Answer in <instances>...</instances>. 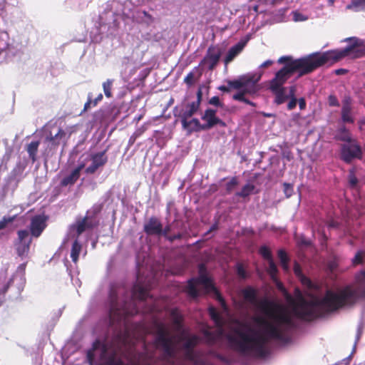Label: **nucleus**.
I'll list each match as a JSON object with an SVG mask.
<instances>
[{"instance_id":"nucleus-1","label":"nucleus","mask_w":365,"mask_h":365,"mask_svg":"<svg viewBox=\"0 0 365 365\" xmlns=\"http://www.w3.org/2000/svg\"><path fill=\"white\" fill-rule=\"evenodd\" d=\"M345 41L348 42V45L341 49H333L323 53L315 52L299 58H294L292 56L279 57L277 63L284 66L275 73L268 83V88L274 96V102L277 105H281L289 99L286 93L287 88L284 85L295 73H297L299 78L312 73L327 63L332 65L337 63L346 56H350L352 58L365 57V42L363 39L349 37Z\"/></svg>"},{"instance_id":"nucleus-2","label":"nucleus","mask_w":365,"mask_h":365,"mask_svg":"<svg viewBox=\"0 0 365 365\" xmlns=\"http://www.w3.org/2000/svg\"><path fill=\"white\" fill-rule=\"evenodd\" d=\"M259 309L272 321L257 317L255 322L263 328V333L259 334L246 324H241L247 329V332L240 328H235L233 334H227V339L232 349L242 354H254L258 356L265 355V346L269 339L282 340L283 327H292L294 322L286 308L272 300L262 299L258 302Z\"/></svg>"},{"instance_id":"nucleus-3","label":"nucleus","mask_w":365,"mask_h":365,"mask_svg":"<svg viewBox=\"0 0 365 365\" xmlns=\"http://www.w3.org/2000/svg\"><path fill=\"white\" fill-rule=\"evenodd\" d=\"M357 292L350 285L338 292L328 289L322 298L314 297L311 300L299 294L292 303L294 315L304 322H312L327 314L335 312L345 306L354 304L357 299Z\"/></svg>"},{"instance_id":"nucleus-4","label":"nucleus","mask_w":365,"mask_h":365,"mask_svg":"<svg viewBox=\"0 0 365 365\" xmlns=\"http://www.w3.org/2000/svg\"><path fill=\"white\" fill-rule=\"evenodd\" d=\"M152 299L147 288L137 282L132 289V297L128 302H125L123 305H120L118 302V292L114 287H112L109 293L110 320L120 322L125 321L129 317L134 316L140 312L139 307L144 304V301L148 298Z\"/></svg>"},{"instance_id":"nucleus-5","label":"nucleus","mask_w":365,"mask_h":365,"mask_svg":"<svg viewBox=\"0 0 365 365\" xmlns=\"http://www.w3.org/2000/svg\"><path fill=\"white\" fill-rule=\"evenodd\" d=\"M101 349V359L106 365H141V361L145 359L143 352L136 351L135 349L130 348L127 354L128 363L124 364L120 358L118 356L115 351H108L107 346L101 344V341L96 339L92 344V348L87 351L86 357L88 363L92 365L95 359V351Z\"/></svg>"},{"instance_id":"nucleus-6","label":"nucleus","mask_w":365,"mask_h":365,"mask_svg":"<svg viewBox=\"0 0 365 365\" xmlns=\"http://www.w3.org/2000/svg\"><path fill=\"white\" fill-rule=\"evenodd\" d=\"M153 333L155 335V344L163 351L165 357H172L175 354V336L172 335L168 327L163 322L154 320Z\"/></svg>"},{"instance_id":"nucleus-7","label":"nucleus","mask_w":365,"mask_h":365,"mask_svg":"<svg viewBox=\"0 0 365 365\" xmlns=\"http://www.w3.org/2000/svg\"><path fill=\"white\" fill-rule=\"evenodd\" d=\"M261 78V75L256 77L255 75H244L237 79L227 80V85L235 90L242 89L247 94H255L259 91L257 85Z\"/></svg>"},{"instance_id":"nucleus-8","label":"nucleus","mask_w":365,"mask_h":365,"mask_svg":"<svg viewBox=\"0 0 365 365\" xmlns=\"http://www.w3.org/2000/svg\"><path fill=\"white\" fill-rule=\"evenodd\" d=\"M100 212V209L93 208L91 214L90 211H87L86 215L80 220H76L75 224L71 225V229L75 230L76 236L78 237L86 230H93L99 225V220L96 215Z\"/></svg>"},{"instance_id":"nucleus-9","label":"nucleus","mask_w":365,"mask_h":365,"mask_svg":"<svg viewBox=\"0 0 365 365\" xmlns=\"http://www.w3.org/2000/svg\"><path fill=\"white\" fill-rule=\"evenodd\" d=\"M208 312L210 318L214 321L216 326L219 327V329L216 331H211L208 329L202 331L206 344L209 346H212L222 335V327L223 322L220 314L214 307H209Z\"/></svg>"},{"instance_id":"nucleus-10","label":"nucleus","mask_w":365,"mask_h":365,"mask_svg":"<svg viewBox=\"0 0 365 365\" xmlns=\"http://www.w3.org/2000/svg\"><path fill=\"white\" fill-rule=\"evenodd\" d=\"M348 143L341 145V160L346 163H351L356 158L361 160L363 156V152L357 140L355 139L352 142H348Z\"/></svg>"},{"instance_id":"nucleus-11","label":"nucleus","mask_w":365,"mask_h":365,"mask_svg":"<svg viewBox=\"0 0 365 365\" xmlns=\"http://www.w3.org/2000/svg\"><path fill=\"white\" fill-rule=\"evenodd\" d=\"M32 238L29 237V232L26 230L17 231V238L14 241V247L19 256L27 255L30 250Z\"/></svg>"},{"instance_id":"nucleus-12","label":"nucleus","mask_w":365,"mask_h":365,"mask_svg":"<svg viewBox=\"0 0 365 365\" xmlns=\"http://www.w3.org/2000/svg\"><path fill=\"white\" fill-rule=\"evenodd\" d=\"M106 151L105 150L91 155L90 160H91V164L85 169L86 174H94L100 168L103 167L107 163L108 157Z\"/></svg>"},{"instance_id":"nucleus-13","label":"nucleus","mask_w":365,"mask_h":365,"mask_svg":"<svg viewBox=\"0 0 365 365\" xmlns=\"http://www.w3.org/2000/svg\"><path fill=\"white\" fill-rule=\"evenodd\" d=\"M202 98V91L201 88H199L197 91V99L191 103H187L180 110L178 115L180 119L191 118L194 114H195L200 109Z\"/></svg>"},{"instance_id":"nucleus-14","label":"nucleus","mask_w":365,"mask_h":365,"mask_svg":"<svg viewBox=\"0 0 365 365\" xmlns=\"http://www.w3.org/2000/svg\"><path fill=\"white\" fill-rule=\"evenodd\" d=\"M47 220L48 217L45 215H37L34 216L31 220L29 227L31 235L36 238L40 237L47 226Z\"/></svg>"},{"instance_id":"nucleus-15","label":"nucleus","mask_w":365,"mask_h":365,"mask_svg":"<svg viewBox=\"0 0 365 365\" xmlns=\"http://www.w3.org/2000/svg\"><path fill=\"white\" fill-rule=\"evenodd\" d=\"M221 56L220 49L215 46H210L207 49L206 56L202 59L200 65L208 64V69L212 71L217 65Z\"/></svg>"},{"instance_id":"nucleus-16","label":"nucleus","mask_w":365,"mask_h":365,"mask_svg":"<svg viewBox=\"0 0 365 365\" xmlns=\"http://www.w3.org/2000/svg\"><path fill=\"white\" fill-rule=\"evenodd\" d=\"M143 230L149 236H161L163 224L157 217L153 216L145 223Z\"/></svg>"},{"instance_id":"nucleus-17","label":"nucleus","mask_w":365,"mask_h":365,"mask_svg":"<svg viewBox=\"0 0 365 365\" xmlns=\"http://www.w3.org/2000/svg\"><path fill=\"white\" fill-rule=\"evenodd\" d=\"M143 346L145 347V341H143ZM143 357L145 359L141 361V365H174L166 360L165 357L160 359L155 358L154 353L153 351H148L146 348H145L143 351Z\"/></svg>"},{"instance_id":"nucleus-18","label":"nucleus","mask_w":365,"mask_h":365,"mask_svg":"<svg viewBox=\"0 0 365 365\" xmlns=\"http://www.w3.org/2000/svg\"><path fill=\"white\" fill-rule=\"evenodd\" d=\"M180 122L182 129L186 130L188 134L204 130L202 129L203 125L201 124L200 120L196 118L192 119H190V118H181Z\"/></svg>"},{"instance_id":"nucleus-19","label":"nucleus","mask_w":365,"mask_h":365,"mask_svg":"<svg viewBox=\"0 0 365 365\" xmlns=\"http://www.w3.org/2000/svg\"><path fill=\"white\" fill-rule=\"evenodd\" d=\"M170 317L172 321L173 329L176 331H181L183 329L184 317L178 308H173L170 310Z\"/></svg>"},{"instance_id":"nucleus-20","label":"nucleus","mask_w":365,"mask_h":365,"mask_svg":"<svg viewBox=\"0 0 365 365\" xmlns=\"http://www.w3.org/2000/svg\"><path fill=\"white\" fill-rule=\"evenodd\" d=\"M217 111L214 109L207 108L205 110L202 119L206 121L205 124H202V129L204 130L210 129L216 125V120L218 117L216 115Z\"/></svg>"},{"instance_id":"nucleus-21","label":"nucleus","mask_w":365,"mask_h":365,"mask_svg":"<svg viewBox=\"0 0 365 365\" xmlns=\"http://www.w3.org/2000/svg\"><path fill=\"white\" fill-rule=\"evenodd\" d=\"M244 44L241 43H238L235 46H232L224 60L225 64L227 66L228 63L233 61V59L242 51L243 49Z\"/></svg>"},{"instance_id":"nucleus-22","label":"nucleus","mask_w":365,"mask_h":365,"mask_svg":"<svg viewBox=\"0 0 365 365\" xmlns=\"http://www.w3.org/2000/svg\"><path fill=\"white\" fill-rule=\"evenodd\" d=\"M334 138L336 140H340L346 143L352 142V140H354L351 138V134L349 132V130L344 125L341 126L338 129Z\"/></svg>"},{"instance_id":"nucleus-23","label":"nucleus","mask_w":365,"mask_h":365,"mask_svg":"<svg viewBox=\"0 0 365 365\" xmlns=\"http://www.w3.org/2000/svg\"><path fill=\"white\" fill-rule=\"evenodd\" d=\"M242 294L245 300L251 304L257 303V293L256 289L251 287H247L242 290Z\"/></svg>"},{"instance_id":"nucleus-24","label":"nucleus","mask_w":365,"mask_h":365,"mask_svg":"<svg viewBox=\"0 0 365 365\" xmlns=\"http://www.w3.org/2000/svg\"><path fill=\"white\" fill-rule=\"evenodd\" d=\"M80 174L77 170H73L68 175L64 177L61 181V185L63 187L72 185L78 180Z\"/></svg>"},{"instance_id":"nucleus-25","label":"nucleus","mask_w":365,"mask_h":365,"mask_svg":"<svg viewBox=\"0 0 365 365\" xmlns=\"http://www.w3.org/2000/svg\"><path fill=\"white\" fill-rule=\"evenodd\" d=\"M40 142L38 140H36L31 142L26 147V151L29 158L32 160L33 162L36 161V154Z\"/></svg>"},{"instance_id":"nucleus-26","label":"nucleus","mask_w":365,"mask_h":365,"mask_svg":"<svg viewBox=\"0 0 365 365\" xmlns=\"http://www.w3.org/2000/svg\"><path fill=\"white\" fill-rule=\"evenodd\" d=\"M65 135L66 132L62 128H59L55 135L53 136L50 134V135L46 138V140L51 143L52 145L58 146L60 144L61 140L63 138Z\"/></svg>"},{"instance_id":"nucleus-27","label":"nucleus","mask_w":365,"mask_h":365,"mask_svg":"<svg viewBox=\"0 0 365 365\" xmlns=\"http://www.w3.org/2000/svg\"><path fill=\"white\" fill-rule=\"evenodd\" d=\"M82 246L78 241V240H76L73 244L71 251V257L72 261L74 263H76L78 260L79 255L81 251Z\"/></svg>"},{"instance_id":"nucleus-28","label":"nucleus","mask_w":365,"mask_h":365,"mask_svg":"<svg viewBox=\"0 0 365 365\" xmlns=\"http://www.w3.org/2000/svg\"><path fill=\"white\" fill-rule=\"evenodd\" d=\"M255 189V186L253 184L247 183L242 187L240 192L235 193V195L237 197L245 198L250 195L253 192Z\"/></svg>"},{"instance_id":"nucleus-29","label":"nucleus","mask_w":365,"mask_h":365,"mask_svg":"<svg viewBox=\"0 0 365 365\" xmlns=\"http://www.w3.org/2000/svg\"><path fill=\"white\" fill-rule=\"evenodd\" d=\"M277 255L280 260L282 269L286 272L288 271L289 258L287 256V252L284 250H278Z\"/></svg>"},{"instance_id":"nucleus-30","label":"nucleus","mask_w":365,"mask_h":365,"mask_svg":"<svg viewBox=\"0 0 365 365\" xmlns=\"http://www.w3.org/2000/svg\"><path fill=\"white\" fill-rule=\"evenodd\" d=\"M185 341L183 344V348L185 350H193L194 347L198 343L199 338L196 335H192L191 336L185 338Z\"/></svg>"},{"instance_id":"nucleus-31","label":"nucleus","mask_w":365,"mask_h":365,"mask_svg":"<svg viewBox=\"0 0 365 365\" xmlns=\"http://www.w3.org/2000/svg\"><path fill=\"white\" fill-rule=\"evenodd\" d=\"M352 109L341 108V118L344 123H354V118L351 115Z\"/></svg>"},{"instance_id":"nucleus-32","label":"nucleus","mask_w":365,"mask_h":365,"mask_svg":"<svg viewBox=\"0 0 365 365\" xmlns=\"http://www.w3.org/2000/svg\"><path fill=\"white\" fill-rule=\"evenodd\" d=\"M102 99H103V94L102 93H99L98 95V96L95 99H93V100L91 98V96L89 94L88 96V100L86 102V103L84 104L83 110L84 111L88 110L91 107V106H93V107L96 106L97 104L100 101H102Z\"/></svg>"},{"instance_id":"nucleus-33","label":"nucleus","mask_w":365,"mask_h":365,"mask_svg":"<svg viewBox=\"0 0 365 365\" xmlns=\"http://www.w3.org/2000/svg\"><path fill=\"white\" fill-rule=\"evenodd\" d=\"M9 39L8 34L0 31V54L8 48Z\"/></svg>"},{"instance_id":"nucleus-34","label":"nucleus","mask_w":365,"mask_h":365,"mask_svg":"<svg viewBox=\"0 0 365 365\" xmlns=\"http://www.w3.org/2000/svg\"><path fill=\"white\" fill-rule=\"evenodd\" d=\"M187 292L192 297H197L198 296V290L197 289L196 282L195 279H190L188 281Z\"/></svg>"},{"instance_id":"nucleus-35","label":"nucleus","mask_w":365,"mask_h":365,"mask_svg":"<svg viewBox=\"0 0 365 365\" xmlns=\"http://www.w3.org/2000/svg\"><path fill=\"white\" fill-rule=\"evenodd\" d=\"M113 79H107L106 81L103 82V88L104 93L107 98L112 97V88H113Z\"/></svg>"},{"instance_id":"nucleus-36","label":"nucleus","mask_w":365,"mask_h":365,"mask_svg":"<svg viewBox=\"0 0 365 365\" xmlns=\"http://www.w3.org/2000/svg\"><path fill=\"white\" fill-rule=\"evenodd\" d=\"M268 262L269 267L267 272L272 278H274L278 273L277 265L275 264L273 259L269 260Z\"/></svg>"},{"instance_id":"nucleus-37","label":"nucleus","mask_w":365,"mask_h":365,"mask_svg":"<svg viewBox=\"0 0 365 365\" xmlns=\"http://www.w3.org/2000/svg\"><path fill=\"white\" fill-rule=\"evenodd\" d=\"M259 252L264 259L268 261L272 259L271 251L267 246H262Z\"/></svg>"},{"instance_id":"nucleus-38","label":"nucleus","mask_w":365,"mask_h":365,"mask_svg":"<svg viewBox=\"0 0 365 365\" xmlns=\"http://www.w3.org/2000/svg\"><path fill=\"white\" fill-rule=\"evenodd\" d=\"M238 185V180L237 177H232L231 180L226 183V191L227 193H231L234 188Z\"/></svg>"},{"instance_id":"nucleus-39","label":"nucleus","mask_w":365,"mask_h":365,"mask_svg":"<svg viewBox=\"0 0 365 365\" xmlns=\"http://www.w3.org/2000/svg\"><path fill=\"white\" fill-rule=\"evenodd\" d=\"M364 257H365V252L358 251L352 260L353 264L357 265V264H362Z\"/></svg>"},{"instance_id":"nucleus-40","label":"nucleus","mask_w":365,"mask_h":365,"mask_svg":"<svg viewBox=\"0 0 365 365\" xmlns=\"http://www.w3.org/2000/svg\"><path fill=\"white\" fill-rule=\"evenodd\" d=\"M13 282H14L13 278H10L6 284H4L1 287H0V296H2L4 298L9 287L13 284Z\"/></svg>"},{"instance_id":"nucleus-41","label":"nucleus","mask_w":365,"mask_h":365,"mask_svg":"<svg viewBox=\"0 0 365 365\" xmlns=\"http://www.w3.org/2000/svg\"><path fill=\"white\" fill-rule=\"evenodd\" d=\"M142 312L145 314H152L160 312V309L157 307L155 301L153 304L148 307H145Z\"/></svg>"},{"instance_id":"nucleus-42","label":"nucleus","mask_w":365,"mask_h":365,"mask_svg":"<svg viewBox=\"0 0 365 365\" xmlns=\"http://www.w3.org/2000/svg\"><path fill=\"white\" fill-rule=\"evenodd\" d=\"M184 82L188 86H190L195 83V75L193 72H190L184 78Z\"/></svg>"},{"instance_id":"nucleus-43","label":"nucleus","mask_w":365,"mask_h":365,"mask_svg":"<svg viewBox=\"0 0 365 365\" xmlns=\"http://www.w3.org/2000/svg\"><path fill=\"white\" fill-rule=\"evenodd\" d=\"M349 183L351 187H356L358 183V179L353 171H351L349 175Z\"/></svg>"},{"instance_id":"nucleus-44","label":"nucleus","mask_w":365,"mask_h":365,"mask_svg":"<svg viewBox=\"0 0 365 365\" xmlns=\"http://www.w3.org/2000/svg\"><path fill=\"white\" fill-rule=\"evenodd\" d=\"M246 94L247 93L242 89H241L240 91H239L238 93L233 95L232 98L235 101H241V102L245 101V96Z\"/></svg>"},{"instance_id":"nucleus-45","label":"nucleus","mask_w":365,"mask_h":365,"mask_svg":"<svg viewBox=\"0 0 365 365\" xmlns=\"http://www.w3.org/2000/svg\"><path fill=\"white\" fill-rule=\"evenodd\" d=\"M209 103L210 105L222 108L224 106V104L220 102V98L218 96H213L209 100Z\"/></svg>"},{"instance_id":"nucleus-46","label":"nucleus","mask_w":365,"mask_h":365,"mask_svg":"<svg viewBox=\"0 0 365 365\" xmlns=\"http://www.w3.org/2000/svg\"><path fill=\"white\" fill-rule=\"evenodd\" d=\"M237 274L242 279H246L247 277L245 268L240 264L237 266Z\"/></svg>"},{"instance_id":"nucleus-47","label":"nucleus","mask_w":365,"mask_h":365,"mask_svg":"<svg viewBox=\"0 0 365 365\" xmlns=\"http://www.w3.org/2000/svg\"><path fill=\"white\" fill-rule=\"evenodd\" d=\"M351 98L350 96H345L342 101V108H347L352 109L351 108Z\"/></svg>"},{"instance_id":"nucleus-48","label":"nucleus","mask_w":365,"mask_h":365,"mask_svg":"<svg viewBox=\"0 0 365 365\" xmlns=\"http://www.w3.org/2000/svg\"><path fill=\"white\" fill-rule=\"evenodd\" d=\"M328 102L330 106H339V103L337 98L334 95H329L328 97Z\"/></svg>"},{"instance_id":"nucleus-49","label":"nucleus","mask_w":365,"mask_h":365,"mask_svg":"<svg viewBox=\"0 0 365 365\" xmlns=\"http://www.w3.org/2000/svg\"><path fill=\"white\" fill-rule=\"evenodd\" d=\"M198 282L200 284H205L206 286H210L211 284V281L209 277H207L206 275H200V277L198 279Z\"/></svg>"},{"instance_id":"nucleus-50","label":"nucleus","mask_w":365,"mask_h":365,"mask_svg":"<svg viewBox=\"0 0 365 365\" xmlns=\"http://www.w3.org/2000/svg\"><path fill=\"white\" fill-rule=\"evenodd\" d=\"M182 238V233L178 232L175 235H169V236L166 238L169 242H173L177 240H180Z\"/></svg>"},{"instance_id":"nucleus-51","label":"nucleus","mask_w":365,"mask_h":365,"mask_svg":"<svg viewBox=\"0 0 365 365\" xmlns=\"http://www.w3.org/2000/svg\"><path fill=\"white\" fill-rule=\"evenodd\" d=\"M357 282L362 285L365 284V270L361 271L356 277Z\"/></svg>"},{"instance_id":"nucleus-52","label":"nucleus","mask_w":365,"mask_h":365,"mask_svg":"<svg viewBox=\"0 0 365 365\" xmlns=\"http://www.w3.org/2000/svg\"><path fill=\"white\" fill-rule=\"evenodd\" d=\"M293 269H294V274L297 276L299 277V276L302 275V271L301 266H300V264L297 262H294Z\"/></svg>"},{"instance_id":"nucleus-53","label":"nucleus","mask_w":365,"mask_h":365,"mask_svg":"<svg viewBox=\"0 0 365 365\" xmlns=\"http://www.w3.org/2000/svg\"><path fill=\"white\" fill-rule=\"evenodd\" d=\"M185 357L193 362L197 359L193 350H186Z\"/></svg>"},{"instance_id":"nucleus-54","label":"nucleus","mask_w":365,"mask_h":365,"mask_svg":"<svg viewBox=\"0 0 365 365\" xmlns=\"http://www.w3.org/2000/svg\"><path fill=\"white\" fill-rule=\"evenodd\" d=\"M297 103V99L296 98H292L290 99L289 102L287 104V109L289 110H293Z\"/></svg>"},{"instance_id":"nucleus-55","label":"nucleus","mask_w":365,"mask_h":365,"mask_svg":"<svg viewBox=\"0 0 365 365\" xmlns=\"http://www.w3.org/2000/svg\"><path fill=\"white\" fill-rule=\"evenodd\" d=\"M171 231V226L170 225H168L165 227V228L163 227V232L161 234L162 236H163L165 238H167L169 236V233Z\"/></svg>"},{"instance_id":"nucleus-56","label":"nucleus","mask_w":365,"mask_h":365,"mask_svg":"<svg viewBox=\"0 0 365 365\" xmlns=\"http://www.w3.org/2000/svg\"><path fill=\"white\" fill-rule=\"evenodd\" d=\"M16 219V215L11 216V217H3L1 219L2 222H4L6 225H7L9 223L13 222Z\"/></svg>"},{"instance_id":"nucleus-57","label":"nucleus","mask_w":365,"mask_h":365,"mask_svg":"<svg viewBox=\"0 0 365 365\" xmlns=\"http://www.w3.org/2000/svg\"><path fill=\"white\" fill-rule=\"evenodd\" d=\"M298 243H299V245L305 246V247L309 246L311 245V242L309 240H307L305 237H302L299 239Z\"/></svg>"},{"instance_id":"nucleus-58","label":"nucleus","mask_w":365,"mask_h":365,"mask_svg":"<svg viewBox=\"0 0 365 365\" xmlns=\"http://www.w3.org/2000/svg\"><path fill=\"white\" fill-rule=\"evenodd\" d=\"M295 92H296L295 86H292L289 87V93L287 94V96H289V99H291L292 98H296Z\"/></svg>"},{"instance_id":"nucleus-59","label":"nucleus","mask_w":365,"mask_h":365,"mask_svg":"<svg viewBox=\"0 0 365 365\" xmlns=\"http://www.w3.org/2000/svg\"><path fill=\"white\" fill-rule=\"evenodd\" d=\"M297 103L300 110H304L306 108L307 103L304 98H300L299 100H297Z\"/></svg>"},{"instance_id":"nucleus-60","label":"nucleus","mask_w":365,"mask_h":365,"mask_svg":"<svg viewBox=\"0 0 365 365\" xmlns=\"http://www.w3.org/2000/svg\"><path fill=\"white\" fill-rule=\"evenodd\" d=\"M142 133H143V131L137 130V131L133 134V135H132V136L130 137V138L129 139V143H130V144H133V143H134V142H135V140L136 138H137L138 136L140 135Z\"/></svg>"},{"instance_id":"nucleus-61","label":"nucleus","mask_w":365,"mask_h":365,"mask_svg":"<svg viewBox=\"0 0 365 365\" xmlns=\"http://www.w3.org/2000/svg\"><path fill=\"white\" fill-rule=\"evenodd\" d=\"M216 359H217L218 360H220V361L222 362H224V363H228L229 361L227 359V358L220 354H215V357Z\"/></svg>"},{"instance_id":"nucleus-62","label":"nucleus","mask_w":365,"mask_h":365,"mask_svg":"<svg viewBox=\"0 0 365 365\" xmlns=\"http://www.w3.org/2000/svg\"><path fill=\"white\" fill-rule=\"evenodd\" d=\"M274 63V61L272 60H267L264 62H263L260 66L259 68H265L270 66H272Z\"/></svg>"},{"instance_id":"nucleus-63","label":"nucleus","mask_w":365,"mask_h":365,"mask_svg":"<svg viewBox=\"0 0 365 365\" xmlns=\"http://www.w3.org/2000/svg\"><path fill=\"white\" fill-rule=\"evenodd\" d=\"M334 72L336 75L340 76V75L346 74L348 73V70H346L345 68H338V69H336Z\"/></svg>"},{"instance_id":"nucleus-64","label":"nucleus","mask_w":365,"mask_h":365,"mask_svg":"<svg viewBox=\"0 0 365 365\" xmlns=\"http://www.w3.org/2000/svg\"><path fill=\"white\" fill-rule=\"evenodd\" d=\"M194 364L195 365H210V364L207 363L205 361L199 359H197Z\"/></svg>"}]
</instances>
